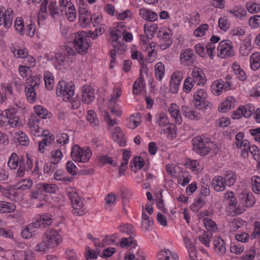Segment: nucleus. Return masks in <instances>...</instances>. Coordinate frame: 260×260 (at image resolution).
Listing matches in <instances>:
<instances>
[{"label": "nucleus", "mask_w": 260, "mask_h": 260, "mask_svg": "<svg viewBox=\"0 0 260 260\" xmlns=\"http://www.w3.org/2000/svg\"><path fill=\"white\" fill-rule=\"evenodd\" d=\"M88 40L89 39L86 31H79L75 35L73 44L75 50L77 53L81 55L87 54L90 46V42Z\"/></svg>", "instance_id": "1"}, {"label": "nucleus", "mask_w": 260, "mask_h": 260, "mask_svg": "<svg viewBox=\"0 0 260 260\" xmlns=\"http://www.w3.org/2000/svg\"><path fill=\"white\" fill-rule=\"evenodd\" d=\"M75 86L72 82L66 83L64 81H60L56 87V94L61 97L64 102H72L74 99Z\"/></svg>", "instance_id": "2"}, {"label": "nucleus", "mask_w": 260, "mask_h": 260, "mask_svg": "<svg viewBox=\"0 0 260 260\" xmlns=\"http://www.w3.org/2000/svg\"><path fill=\"white\" fill-rule=\"evenodd\" d=\"M92 152L90 148L87 147L85 150L78 145H75L72 150L71 155L74 161L79 162H87L91 156Z\"/></svg>", "instance_id": "3"}, {"label": "nucleus", "mask_w": 260, "mask_h": 260, "mask_svg": "<svg viewBox=\"0 0 260 260\" xmlns=\"http://www.w3.org/2000/svg\"><path fill=\"white\" fill-rule=\"evenodd\" d=\"M73 207L74 208L73 214L77 216H83L85 214L84 210H79L84 206V199L80 197L76 192L70 191L68 193Z\"/></svg>", "instance_id": "4"}, {"label": "nucleus", "mask_w": 260, "mask_h": 260, "mask_svg": "<svg viewBox=\"0 0 260 260\" xmlns=\"http://www.w3.org/2000/svg\"><path fill=\"white\" fill-rule=\"evenodd\" d=\"M194 150L199 154L202 156L207 155L211 150L209 145H206L202 140V136L194 138L192 140Z\"/></svg>", "instance_id": "5"}, {"label": "nucleus", "mask_w": 260, "mask_h": 260, "mask_svg": "<svg viewBox=\"0 0 260 260\" xmlns=\"http://www.w3.org/2000/svg\"><path fill=\"white\" fill-rule=\"evenodd\" d=\"M52 223L51 218L48 214H44L36 218L35 221L29 224L28 230H36L38 228H45L46 226L50 225Z\"/></svg>", "instance_id": "6"}, {"label": "nucleus", "mask_w": 260, "mask_h": 260, "mask_svg": "<svg viewBox=\"0 0 260 260\" xmlns=\"http://www.w3.org/2000/svg\"><path fill=\"white\" fill-rule=\"evenodd\" d=\"M118 236L117 234H113L111 236H107L103 239L102 244H110L111 243H115L116 244H137L140 241H138L134 237L129 236L128 238H123L121 240L118 241Z\"/></svg>", "instance_id": "7"}, {"label": "nucleus", "mask_w": 260, "mask_h": 260, "mask_svg": "<svg viewBox=\"0 0 260 260\" xmlns=\"http://www.w3.org/2000/svg\"><path fill=\"white\" fill-rule=\"evenodd\" d=\"M218 56L224 58L234 55L232 42L229 40L220 42L218 47Z\"/></svg>", "instance_id": "8"}, {"label": "nucleus", "mask_w": 260, "mask_h": 260, "mask_svg": "<svg viewBox=\"0 0 260 260\" xmlns=\"http://www.w3.org/2000/svg\"><path fill=\"white\" fill-rule=\"evenodd\" d=\"M13 18V11L11 9L6 11L4 8H0V25L2 24V21L5 28H9L12 24Z\"/></svg>", "instance_id": "9"}, {"label": "nucleus", "mask_w": 260, "mask_h": 260, "mask_svg": "<svg viewBox=\"0 0 260 260\" xmlns=\"http://www.w3.org/2000/svg\"><path fill=\"white\" fill-rule=\"evenodd\" d=\"M191 75L192 77H191L192 81L194 83H197V85H204L205 83L206 79L205 75L201 69L197 67H194L192 71Z\"/></svg>", "instance_id": "10"}, {"label": "nucleus", "mask_w": 260, "mask_h": 260, "mask_svg": "<svg viewBox=\"0 0 260 260\" xmlns=\"http://www.w3.org/2000/svg\"><path fill=\"white\" fill-rule=\"evenodd\" d=\"M157 260H179L178 254L175 251H171L168 249L161 250L157 254Z\"/></svg>", "instance_id": "11"}, {"label": "nucleus", "mask_w": 260, "mask_h": 260, "mask_svg": "<svg viewBox=\"0 0 260 260\" xmlns=\"http://www.w3.org/2000/svg\"><path fill=\"white\" fill-rule=\"evenodd\" d=\"M45 239H46V242L50 243L59 244L62 242L60 235L56 231L52 230L47 231L45 233L44 240Z\"/></svg>", "instance_id": "12"}, {"label": "nucleus", "mask_w": 260, "mask_h": 260, "mask_svg": "<svg viewBox=\"0 0 260 260\" xmlns=\"http://www.w3.org/2000/svg\"><path fill=\"white\" fill-rule=\"evenodd\" d=\"M79 21L83 27H86L90 24L92 20V16L89 12L83 8L79 10Z\"/></svg>", "instance_id": "13"}, {"label": "nucleus", "mask_w": 260, "mask_h": 260, "mask_svg": "<svg viewBox=\"0 0 260 260\" xmlns=\"http://www.w3.org/2000/svg\"><path fill=\"white\" fill-rule=\"evenodd\" d=\"M110 35L113 41L116 42H117L118 39L121 37L122 35H123V39L125 41L131 42L133 40V36L131 32H126L125 35H123L118 29L112 30L110 32Z\"/></svg>", "instance_id": "14"}, {"label": "nucleus", "mask_w": 260, "mask_h": 260, "mask_svg": "<svg viewBox=\"0 0 260 260\" xmlns=\"http://www.w3.org/2000/svg\"><path fill=\"white\" fill-rule=\"evenodd\" d=\"M169 111L172 117L175 119L176 123L180 124L182 119L178 106L176 104H172L169 109Z\"/></svg>", "instance_id": "15"}, {"label": "nucleus", "mask_w": 260, "mask_h": 260, "mask_svg": "<svg viewBox=\"0 0 260 260\" xmlns=\"http://www.w3.org/2000/svg\"><path fill=\"white\" fill-rule=\"evenodd\" d=\"M94 99V91L86 87L82 90V101L84 104H90Z\"/></svg>", "instance_id": "16"}, {"label": "nucleus", "mask_w": 260, "mask_h": 260, "mask_svg": "<svg viewBox=\"0 0 260 260\" xmlns=\"http://www.w3.org/2000/svg\"><path fill=\"white\" fill-rule=\"evenodd\" d=\"M212 186L217 191H221L225 189V184L221 176L215 177L212 181Z\"/></svg>", "instance_id": "17"}, {"label": "nucleus", "mask_w": 260, "mask_h": 260, "mask_svg": "<svg viewBox=\"0 0 260 260\" xmlns=\"http://www.w3.org/2000/svg\"><path fill=\"white\" fill-rule=\"evenodd\" d=\"M39 190L41 192L42 194H44V192H47L49 193H55L57 187L55 184H48L46 183L39 184Z\"/></svg>", "instance_id": "18"}, {"label": "nucleus", "mask_w": 260, "mask_h": 260, "mask_svg": "<svg viewBox=\"0 0 260 260\" xmlns=\"http://www.w3.org/2000/svg\"><path fill=\"white\" fill-rule=\"evenodd\" d=\"M240 199L242 204L245 207H252L255 203V198L252 193H242L240 194Z\"/></svg>", "instance_id": "19"}, {"label": "nucleus", "mask_w": 260, "mask_h": 260, "mask_svg": "<svg viewBox=\"0 0 260 260\" xmlns=\"http://www.w3.org/2000/svg\"><path fill=\"white\" fill-rule=\"evenodd\" d=\"M140 14L143 18L147 21L152 22L157 19V14L155 12L145 9L140 10Z\"/></svg>", "instance_id": "20"}, {"label": "nucleus", "mask_w": 260, "mask_h": 260, "mask_svg": "<svg viewBox=\"0 0 260 260\" xmlns=\"http://www.w3.org/2000/svg\"><path fill=\"white\" fill-rule=\"evenodd\" d=\"M16 209V206L12 203L0 201V213H11Z\"/></svg>", "instance_id": "21"}, {"label": "nucleus", "mask_w": 260, "mask_h": 260, "mask_svg": "<svg viewBox=\"0 0 260 260\" xmlns=\"http://www.w3.org/2000/svg\"><path fill=\"white\" fill-rule=\"evenodd\" d=\"M32 185V181L30 179H23L14 185L17 190H25L29 189Z\"/></svg>", "instance_id": "22"}, {"label": "nucleus", "mask_w": 260, "mask_h": 260, "mask_svg": "<svg viewBox=\"0 0 260 260\" xmlns=\"http://www.w3.org/2000/svg\"><path fill=\"white\" fill-rule=\"evenodd\" d=\"M181 110L186 118L194 120H198L200 119L199 115L196 114L194 111L191 110L188 107L183 106Z\"/></svg>", "instance_id": "23"}, {"label": "nucleus", "mask_w": 260, "mask_h": 260, "mask_svg": "<svg viewBox=\"0 0 260 260\" xmlns=\"http://www.w3.org/2000/svg\"><path fill=\"white\" fill-rule=\"evenodd\" d=\"M86 119L93 127H98L99 125V119L93 110H90L87 112Z\"/></svg>", "instance_id": "24"}, {"label": "nucleus", "mask_w": 260, "mask_h": 260, "mask_svg": "<svg viewBox=\"0 0 260 260\" xmlns=\"http://www.w3.org/2000/svg\"><path fill=\"white\" fill-rule=\"evenodd\" d=\"M251 68L256 70L260 67V53L255 52L251 55L250 58Z\"/></svg>", "instance_id": "25"}, {"label": "nucleus", "mask_w": 260, "mask_h": 260, "mask_svg": "<svg viewBox=\"0 0 260 260\" xmlns=\"http://www.w3.org/2000/svg\"><path fill=\"white\" fill-rule=\"evenodd\" d=\"M189 258L190 260H202L199 257L198 251L194 245H186Z\"/></svg>", "instance_id": "26"}, {"label": "nucleus", "mask_w": 260, "mask_h": 260, "mask_svg": "<svg viewBox=\"0 0 260 260\" xmlns=\"http://www.w3.org/2000/svg\"><path fill=\"white\" fill-rule=\"evenodd\" d=\"M235 100L233 97H228L226 100L222 103L219 110L221 112L225 113L231 109L234 106Z\"/></svg>", "instance_id": "27"}, {"label": "nucleus", "mask_w": 260, "mask_h": 260, "mask_svg": "<svg viewBox=\"0 0 260 260\" xmlns=\"http://www.w3.org/2000/svg\"><path fill=\"white\" fill-rule=\"evenodd\" d=\"M44 78L46 88L49 90H51L54 86V81L52 74L48 72H45L44 75Z\"/></svg>", "instance_id": "28"}, {"label": "nucleus", "mask_w": 260, "mask_h": 260, "mask_svg": "<svg viewBox=\"0 0 260 260\" xmlns=\"http://www.w3.org/2000/svg\"><path fill=\"white\" fill-rule=\"evenodd\" d=\"M223 179L225 185L231 186L236 182V175L233 172L228 171Z\"/></svg>", "instance_id": "29"}, {"label": "nucleus", "mask_w": 260, "mask_h": 260, "mask_svg": "<svg viewBox=\"0 0 260 260\" xmlns=\"http://www.w3.org/2000/svg\"><path fill=\"white\" fill-rule=\"evenodd\" d=\"M35 110L37 114L41 118L46 119L51 117V113L42 106L39 105L36 106L35 108Z\"/></svg>", "instance_id": "30"}, {"label": "nucleus", "mask_w": 260, "mask_h": 260, "mask_svg": "<svg viewBox=\"0 0 260 260\" xmlns=\"http://www.w3.org/2000/svg\"><path fill=\"white\" fill-rule=\"evenodd\" d=\"M36 89H34L32 87H26L25 88V92L27 100L30 103H34L37 100V93Z\"/></svg>", "instance_id": "31"}, {"label": "nucleus", "mask_w": 260, "mask_h": 260, "mask_svg": "<svg viewBox=\"0 0 260 260\" xmlns=\"http://www.w3.org/2000/svg\"><path fill=\"white\" fill-rule=\"evenodd\" d=\"M165 74V66L161 62L157 63L155 67V75L156 78L159 80H161Z\"/></svg>", "instance_id": "32"}, {"label": "nucleus", "mask_w": 260, "mask_h": 260, "mask_svg": "<svg viewBox=\"0 0 260 260\" xmlns=\"http://www.w3.org/2000/svg\"><path fill=\"white\" fill-rule=\"evenodd\" d=\"M233 69L235 75L237 76V77L239 80L241 81H245L246 80V74L239 64H237L235 63H233Z\"/></svg>", "instance_id": "33"}, {"label": "nucleus", "mask_w": 260, "mask_h": 260, "mask_svg": "<svg viewBox=\"0 0 260 260\" xmlns=\"http://www.w3.org/2000/svg\"><path fill=\"white\" fill-rule=\"evenodd\" d=\"M222 82L218 80L214 81L211 86L212 93L215 95H219L223 89L224 85H222Z\"/></svg>", "instance_id": "34"}, {"label": "nucleus", "mask_w": 260, "mask_h": 260, "mask_svg": "<svg viewBox=\"0 0 260 260\" xmlns=\"http://www.w3.org/2000/svg\"><path fill=\"white\" fill-rule=\"evenodd\" d=\"M54 139L53 136H49V138H45L42 141L39 143V151L41 153H43L45 150V146H49L52 143V141Z\"/></svg>", "instance_id": "35"}, {"label": "nucleus", "mask_w": 260, "mask_h": 260, "mask_svg": "<svg viewBox=\"0 0 260 260\" xmlns=\"http://www.w3.org/2000/svg\"><path fill=\"white\" fill-rule=\"evenodd\" d=\"M16 30L21 35H23L25 33L24 25L23 20L21 17H17L15 22Z\"/></svg>", "instance_id": "36"}, {"label": "nucleus", "mask_w": 260, "mask_h": 260, "mask_svg": "<svg viewBox=\"0 0 260 260\" xmlns=\"http://www.w3.org/2000/svg\"><path fill=\"white\" fill-rule=\"evenodd\" d=\"M252 188L255 193H260V177L253 176L251 178Z\"/></svg>", "instance_id": "37"}, {"label": "nucleus", "mask_w": 260, "mask_h": 260, "mask_svg": "<svg viewBox=\"0 0 260 260\" xmlns=\"http://www.w3.org/2000/svg\"><path fill=\"white\" fill-rule=\"evenodd\" d=\"M99 251L96 250L91 249L89 246L85 248V256L87 259H96L99 255Z\"/></svg>", "instance_id": "38"}, {"label": "nucleus", "mask_w": 260, "mask_h": 260, "mask_svg": "<svg viewBox=\"0 0 260 260\" xmlns=\"http://www.w3.org/2000/svg\"><path fill=\"white\" fill-rule=\"evenodd\" d=\"M203 222L205 228L208 230H211L213 232H216L217 230V225L216 223L209 218H204Z\"/></svg>", "instance_id": "39"}, {"label": "nucleus", "mask_w": 260, "mask_h": 260, "mask_svg": "<svg viewBox=\"0 0 260 260\" xmlns=\"http://www.w3.org/2000/svg\"><path fill=\"white\" fill-rule=\"evenodd\" d=\"M19 162V158L17 155L13 153L10 157L9 160L8 162V166L11 169H15L17 167Z\"/></svg>", "instance_id": "40"}, {"label": "nucleus", "mask_w": 260, "mask_h": 260, "mask_svg": "<svg viewBox=\"0 0 260 260\" xmlns=\"http://www.w3.org/2000/svg\"><path fill=\"white\" fill-rule=\"evenodd\" d=\"M207 94L203 89L198 90L194 94V101L203 102L207 101Z\"/></svg>", "instance_id": "41"}, {"label": "nucleus", "mask_w": 260, "mask_h": 260, "mask_svg": "<svg viewBox=\"0 0 260 260\" xmlns=\"http://www.w3.org/2000/svg\"><path fill=\"white\" fill-rule=\"evenodd\" d=\"M99 162L102 165L109 164L114 167L117 166V164L114 162L112 157H109L108 155H103L100 156Z\"/></svg>", "instance_id": "42"}, {"label": "nucleus", "mask_w": 260, "mask_h": 260, "mask_svg": "<svg viewBox=\"0 0 260 260\" xmlns=\"http://www.w3.org/2000/svg\"><path fill=\"white\" fill-rule=\"evenodd\" d=\"M52 156L50 162L52 164H57L61 160L62 154L59 149L52 151Z\"/></svg>", "instance_id": "43"}, {"label": "nucleus", "mask_w": 260, "mask_h": 260, "mask_svg": "<svg viewBox=\"0 0 260 260\" xmlns=\"http://www.w3.org/2000/svg\"><path fill=\"white\" fill-rule=\"evenodd\" d=\"M193 51L191 49H188L185 50L184 52L182 53L180 55V59L185 61H189L192 62L193 60Z\"/></svg>", "instance_id": "44"}, {"label": "nucleus", "mask_w": 260, "mask_h": 260, "mask_svg": "<svg viewBox=\"0 0 260 260\" xmlns=\"http://www.w3.org/2000/svg\"><path fill=\"white\" fill-rule=\"evenodd\" d=\"M118 229L122 233H125L127 235H131L134 232V229L132 225L126 224L119 226Z\"/></svg>", "instance_id": "45"}, {"label": "nucleus", "mask_w": 260, "mask_h": 260, "mask_svg": "<svg viewBox=\"0 0 260 260\" xmlns=\"http://www.w3.org/2000/svg\"><path fill=\"white\" fill-rule=\"evenodd\" d=\"M208 28L209 26L207 24H202L194 30V34L198 37H202L205 35V31Z\"/></svg>", "instance_id": "46"}, {"label": "nucleus", "mask_w": 260, "mask_h": 260, "mask_svg": "<svg viewBox=\"0 0 260 260\" xmlns=\"http://www.w3.org/2000/svg\"><path fill=\"white\" fill-rule=\"evenodd\" d=\"M205 202L201 198H199L195 200L192 205L190 206V209L194 212H197L204 205Z\"/></svg>", "instance_id": "47"}, {"label": "nucleus", "mask_w": 260, "mask_h": 260, "mask_svg": "<svg viewBox=\"0 0 260 260\" xmlns=\"http://www.w3.org/2000/svg\"><path fill=\"white\" fill-rule=\"evenodd\" d=\"M249 152L253 157V158L260 162V151L258 148L254 145L249 147Z\"/></svg>", "instance_id": "48"}, {"label": "nucleus", "mask_w": 260, "mask_h": 260, "mask_svg": "<svg viewBox=\"0 0 260 260\" xmlns=\"http://www.w3.org/2000/svg\"><path fill=\"white\" fill-rule=\"evenodd\" d=\"M182 78V74L180 72H176L172 75L170 82L180 85Z\"/></svg>", "instance_id": "49"}, {"label": "nucleus", "mask_w": 260, "mask_h": 260, "mask_svg": "<svg viewBox=\"0 0 260 260\" xmlns=\"http://www.w3.org/2000/svg\"><path fill=\"white\" fill-rule=\"evenodd\" d=\"M194 83H195L192 81L191 77H187L185 79L184 83L183 89L184 91L186 93H189L191 91Z\"/></svg>", "instance_id": "50"}, {"label": "nucleus", "mask_w": 260, "mask_h": 260, "mask_svg": "<svg viewBox=\"0 0 260 260\" xmlns=\"http://www.w3.org/2000/svg\"><path fill=\"white\" fill-rule=\"evenodd\" d=\"M212 237V233L208 231L204 232L202 235L199 237V240L202 242L203 244H209L210 242V239Z\"/></svg>", "instance_id": "51"}, {"label": "nucleus", "mask_w": 260, "mask_h": 260, "mask_svg": "<svg viewBox=\"0 0 260 260\" xmlns=\"http://www.w3.org/2000/svg\"><path fill=\"white\" fill-rule=\"evenodd\" d=\"M249 24L253 28H256L260 26V15H255L249 18Z\"/></svg>", "instance_id": "52"}, {"label": "nucleus", "mask_w": 260, "mask_h": 260, "mask_svg": "<svg viewBox=\"0 0 260 260\" xmlns=\"http://www.w3.org/2000/svg\"><path fill=\"white\" fill-rule=\"evenodd\" d=\"M130 121H132L134 124L133 129L136 128L141 123V115L139 113L132 114L130 117Z\"/></svg>", "instance_id": "53"}, {"label": "nucleus", "mask_w": 260, "mask_h": 260, "mask_svg": "<svg viewBox=\"0 0 260 260\" xmlns=\"http://www.w3.org/2000/svg\"><path fill=\"white\" fill-rule=\"evenodd\" d=\"M36 235V230H28L27 226L25 230L21 232V236L24 239H30Z\"/></svg>", "instance_id": "54"}, {"label": "nucleus", "mask_w": 260, "mask_h": 260, "mask_svg": "<svg viewBox=\"0 0 260 260\" xmlns=\"http://www.w3.org/2000/svg\"><path fill=\"white\" fill-rule=\"evenodd\" d=\"M246 6L248 11L250 13L253 14L258 13L260 10V7L256 4L248 3Z\"/></svg>", "instance_id": "55"}, {"label": "nucleus", "mask_w": 260, "mask_h": 260, "mask_svg": "<svg viewBox=\"0 0 260 260\" xmlns=\"http://www.w3.org/2000/svg\"><path fill=\"white\" fill-rule=\"evenodd\" d=\"M66 169L69 173L73 175L77 173V168L72 161H68L67 162Z\"/></svg>", "instance_id": "56"}, {"label": "nucleus", "mask_w": 260, "mask_h": 260, "mask_svg": "<svg viewBox=\"0 0 260 260\" xmlns=\"http://www.w3.org/2000/svg\"><path fill=\"white\" fill-rule=\"evenodd\" d=\"M133 162L135 167L139 169H142L145 165L144 160L140 156H135L133 159Z\"/></svg>", "instance_id": "57"}, {"label": "nucleus", "mask_w": 260, "mask_h": 260, "mask_svg": "<svg viewBox=\"0 0 260 260\" xmlns=\"http://www.w3.org/2000/svg\"><path fill=\"white\" fill-rule=\"evenodd\" d=\"M15 56L18 58H24L28 56V51L26 49H15L13 51Z\"/></svg>", "instance_id": "58"}, {"label": "nucleus", "mask_w": 260, "mask_h": 260, "mask_svg": "<svg viewBox=\"0 0 260 260\" xmlns=\"http://www.w3.org/2000/svg\"><path fill=\"white\" fill-rule=\"evenodd\" d=\"M244 250V248L242 245H231L230 250L233 253L239 254Z\"/></svg>", "instance_id": "59"}, {"label": "nucleus", "mask_w": 260, "mask_h": 260, "mask_svg": "<svg viewBox=\"0 0 260 260\" xmlns=\"http://www.w3.org/2000/svg\"><path fill=\"white\" fill-rule=\"evenodd\" d=\"M199 162L197 160H191L190 159H187L185 162V166L187 168L192 169L193 171L198 170L197 168Z\"/></svg>", "instance_id": "60"}, {"label": "nucleus", "mask_w": 260, "mask_h": 260, "mask_svg": "<svg viewBox=\"0 0 260 260\" xmlns=\"http://www.w3.org/2000/svg\"><path fill=\"white\" fill-rule=\"evenodd\" d=\"M218 26L221 30L226 31L230 27V24L228 23L226 19L224 18L220 17L218 20Z\"/></svg>", "instance_id": "61"}, {"label": "nucleus", "mask_w": 260, "mask_h": 260, "mask_svg": "<svg viewBox=\"0 0 260 260\" xmlns=\"http://www.w3.org/2000/svg\"><path fill=\"white\" fill-rule=\"evenodd\" d=\"M39 122V119L36 116H31L28 121V125L31 129L35 130L38 126L37 124Z\"/></svg>", "instance_id": "62"}, {"label": "nucleus", "mask_w": 260, "mask_h": 260, "mask_svg": "<svg viewBox=\"0 0 260 260\" xmlns=\"http://www.w3.org/2000/svg\"><path fill=\"white\" fill-rule=\"evenodd\" d=\"M116 251V249L114 247H108L105 249L103 251V255L101 256L103 258H108L112 256L114 253H115Z\"/></svg>", "instance_id": "63"}, {"label": "nucleus", "mask_w": 260, "mask_h": 260, "mask_svg": "<svg viewBox=\"0 0 260 260\" xmlns=\"http://www.w3.org/2000/svg\"><path fill=\"white\" fill-rule=\"evenodd\" d=\"M5 114L7 118V119H9L12 117H15V115L17 113V110L15 108L10 107L4 111Z\"/></svg>", "instance_id": "64"}]
</instances>
